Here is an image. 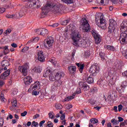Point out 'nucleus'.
Segmentation results:
<instances>
[{
	"label": "nucleus",
	"mask_w": 127,
	"mask_h": 127,
	"mask_svg": "<svg viewBox=\"0 0 127 127\" xmlns=\"http://www.w3.org/2000/svg\"><path fill=\"white\" fill-rule=\"evenodd\" d=\"M23 1H27L28 2L25 6L26 8H39L41 6V2L39 0H22Z\"/></svg>",
	"instance_id": "obj_5"
},
{
	"label": "nucleus",
	"mask_w": 127,
	"mask_h": 127,
	"mask_svg": "<svg viewBox=\"0 0 127 127\" xmlns=\"http://www.w3.org/2000/svg\"><path fill=\"white\" fill-rule=\"evenodd\" d=\"M1 68H2L4 70H7L8 66H9V63L7 60H3L1 62Z\"/></svg>",
	"instance_id": "obj_22"
},
{
	"label": "nucleus",
	"mask_w": 127,
	"mask_h": 127,
	"mask_svg": "<svg viewBox=\"0 0 127 127\" xmlns=\"http://www.w3.org/2000/svg\"><path fill=\"white\" fill-rule=\"evenodd\" d=\"M109 26H117V23L114 19H111L109 20Z\"/></svg>",
	"instance_id": "obj_30"
},
{
	"label": "nucleus",
	"mask_w": 127,
	"mask_h": 127,
	"mask_svg": "<svg viewBox=\"0 0 127 127\" xmlns=\"http://www.w3.org/2000/svg\"><path fill=\"white\" fill-rule=\"evenodd\" d=\"M38 40H39V38L36 37L33 39V43H35L36 42H38Z\"/></svg>",
	"instance_id": "obj_54"
},
{
	"label": "nucleus",
	"mask_w": 127,
	"mask_h": 127,
	"mask_svg": "<svg viewBox=\"0 0 127 127\" xmlns=\"http://www.w3.org/2000/svg\"><path fill=\"white\" fill-rule=\"evenodd\" d=\"M24 83L25 86H29L32 83V78H31V76H28L24 78Z\"/></svg>",
	"instance_id": "obj_17"
},
{
	"label": "nucleus",
	"mask_w": 127,
	"mask_h": 127,
	"mask_svg": "<svg viewBox=\"0 0 127 127\" xmlns=\"http://www.w3.org/2000/svg\"><path fill=\"white\" fill-rule=\"evenodd\" d=\"M126 125L127 126V120H125L123 122L120 123V127H125Z\"/></svg>",
	"instance_id": "obj_48"
},
{
	"label": "nucleus",
	"mask_w": 127,
	"mask_h": 127,
	"mask_svg": "<svg viewBox=\"0 0 127 127\" xmlns=\"http://www.w3.org/2000/svg\"><path fill=\"white\" fill-rule=\"evenodd\" d=\"M127 31H121L120 37H121V38H122L124 37H127Z\"/></svg>",
	"instance_id": "obj_34"
},
{
	"label": "nucleus",
	"mask_w": 127,
	"mask_h": 127,
	"mask_svg": "<svg viewBox=\"0 0 127 127\" xmlns=\"http://www.w3.org/2000/svg\"><path fill=\"white\" fill-rule=\"evenodd\" d=\"M99 55L102 59V60L104 61L105 60V58H106V55L105 54V53H103V52H100L99 53Z\"/></svg>",
	"instance_id": "obj_40"
},
{
	"label": "nucleus",
	"mask_w": 127,
	"mask_h": 127,
	"mask_svg": "<svg viewBox=\"0 0 127 127\" xmlns=\"http://www.w3.org/2000/svg\"><path fill=\"white\" fill-rule=\"evenodd\" d=\"M48 11H52L53 13L57 14L59 13V7L54 5L51 2H48L46 4L42 7V13L44 15H46Z\"/></svg>",
	"instance_id": "obj_3"
},
{
	"label": "nucleus",
	"mask_w": 127,
	"mask_h": 127,
	"mask_svg": "<svg viewBox=\"0 0 127 127\" xmlns=\"http://www.w3.org/2000/svg\"><path fill=\"white\" fill-rule=\"evenodd\" d=\"M55 71L53 70L52 68L50 66H48L45 69L43 76L44 78H47L49 76V80L50 82H54L56 81L55 78Z\"/></svg>",
	"instance_id": "obj_4"
},
{
	"label": "nucleus",
	"mask_w": 127,
	"mask_h": 127,
	"mask_svg": "<svg viewBox=\"0 0 127 127\" xmlns=\"http://www.w3.org/2000/svg\"><path fill=\"white\" fill-rule=\"evenodd\" d=\"M54 43V39L53 37L51 36L48 37L47 39H45L44 41V46L45 48H47L48 49V47L46 44H47L49 47H51L53 45Z\"/></svg>",
	"instance_id": "obj_9"
},
{
	"label": "nucleus",
	"mask_w": 127,
	"mask_h": 127,
	"mask_svg": "<svg viewBox=\"0 0 127 127\" xmlns=\"http://www.w3.org/2000/svg\"><path fill=\"white\" fill-rule=\"evenodd\" d=\"M32 94L33 96H37V95H39V92L35 90Z\"/></svg>",
	"instance_id": "obj_57"
},
{
	"label": "nucleus",
	"mask_w": 127,
	"mask_h": 127,
	"mask_svg": "<svg viewBox=\"0 0 127 127\" xmlns=\"http://www.w3.org/2000/svg\"><path fill=\"white\" fill-rule=\"evenodd\" d=\"M97 84H98V85H100V86H104L105 85V80L103 79H99L97 82Z\"/></svg>",
	"instance_id": "obj_38"
},
{
	"label": "nucleus",
	"mask_w": 127,
	"mask_h": 127,
	"mask_svg": "<svg viewBox=\"0 0 127 127\" xmlns=\"http://www.w3.org/2000/svg\"><path fill=\"white\" fill-rule=\"evenodd\" d=\"M110 68L108 69V75L107 77V80L109 81L111 85L115 84V81L117 79V71L116 70L122 68V65L121 64H116L115 67Z\"/></svg>",
	"instance_id": "obj_2"
},
{
	"label": "nucleus",
	"mask_w": 127,
	"mask_h": 127,
	"mask_svg": "<svg viewBox=\"0 0 127 127\" xmlns=\"http://www.w3.org/2000/svg\"><path fill=\"white\" fill-rule=\"evenodd\" d=\"M116 29V26H109L108 27V32L112 33L114 32L115 33V30Z\"/></svg>",
	"instance_id": "obj_27"
},
{
	"label": "nucleus",
	"mask_w": 127,
	"mask_h": 127,
	"mask_svg": "<svg viewBox=\"0 0 127 127\" xmlns=\"http://www.w3.org/2000/svg\"><path fill=\"white\" fill-rule=\"evenodd\" d=\"M53 71H55L54 74L55 77L56 78V81H57V82H59V81H62L61 80H60V79H61V78L63 77V76L64 75V73L59 72L56 70H54Z\"/></svg>",
	"instance_id": "obj_15"
},
{
	"label": "nucleus",
	"mask_w": 127,
	"mask_h": 127,
	"mask_svg": "<svg viewBox=\"0 0 127 127\" xmlns=\"http://www.w3.org/2000/svg\"><path fill=\"white\" fill-rule=\"evenodd\" d=\"M0 100L2 102H5V98H4V96L3 94H1Z\"/></svg>",
	"instance_id": "obj_52"
},
{
	"label": "nucleus",
	"mask_w": 127,
	"mask_h": 127,
	"mask_svg": "<svg viewBox=\"0 0 127 127\" xmlns=\"http://www.w3.org/2000/svg\"><path fill=\"white\" fill-rule=\"evenodd\" d=\"M67 30L71 31L70 35L73 45L78 47L87 44V42L85 40L81 38V35L76 29V27L74 26V24H70L67 26Z\"/></svg>",
	"instance_id": "obj_1"
},
{
	"label": "nucleus",
	"mask_w": 127,
	"mask_h": 127,
	"mask_svg": "<svg viewBox=\"0 0 127 127\" xmlns=\"http://www.w3.org/2000/svg\"><path fill=\"white\" fill-rule=\"evenodd\" d=\"M120 40L121 44H125V43L127 42V37H124L123 38L120 37Z\"/></svg>",
	"instance_id": "obj_29"
},
{
	"label": "nucleus",
	"mask_w": 127,
	"mask_h": 127,
	"mask_svg": "<svg viewBox=\"0 0 127 127\" xmlns=\"http://www.w3.org/2000/svg\"><path fill=\"white\" fill-rule=\"evenodd\" d=\"M32 71L35 72V73H41L42 68L40 66L35 67L32 69Z\"/></svg>",
	"instance_id": "obj_26"
},
{
	"label": "nucleus",
	"mask_w": 127,
	"mask_h": 127,
	"mask_svg": "<svg viewBox=\"0 0 127 127\" xmlns=\"http://www.w3.org/2000/svg\"><path fill=\"white\" fill-rule=\"evenodd\" d=\"M62 81H56L52 85L51 90L53 92H55L58 89V87L62 85Z\"/></svg>",
	"instance_id": "obj_14"
},
{
	"label": "nucleus",
	"mask_w": 127,
	"mask_h": 127,
	"mask_svg": "<svg viewBox=\"0 0 127 127\" xmlns=\"http://www.w3.org/2000/svg\"><path fill=\"white\" fill-rule=\"evenodd\" d=\"M31 127H38V123L34 121L32 123Z\"/></svg>",
	"instance_id": "obj_46"
},
{
	"label": "nucleus",
	"mask_w": 127,
	"mask_h": 127,
	"mask_svg": "<svg viewBox=\"0 0 127 127\" xmlns=\"http://www.w3.org/2000/svg\"><path fill=\"white\" fill-rule=\"evenodd\" d=\"M104 48L105 49H107V50L110 51H116V48L114 47L113 46L111 45H105L104 46Z\"/></svg>",
	"instance_id": "obj_24"
},
{
	"label": "nucleus",
	"mask_w": 127,
	"mask_h": 127,
	"mask_svg": "<svg viewBox=\"0 0 127 127\" xmlns=\"http://www.w3.org/2000/svg\"><path fill=\"white\" fill-rule=\"evenodd\" d=\"M44 124H45V120L42 121L40 122L39 126L40 127H42V126H43V125H44Z\"/></svg>",
	"instance_id": "obj_56"
},
{
	"label": "nucleus",
	"mask_w": 127,
	"mask_h": 127,
	"mask_svg": "<svg viewBox=\"0 0 127 127\" xmlns=\"http://www.w3.org/2000/svg\"><path fill=\"white\" fill-rule=\"evenodd\" d=\"M91 33L94 38L96 44L100 43L101 41H102V37H101V35L99 34L98 32L96 30H93L91 31Z\"/></svg>",
	"instance_id": "obj_11"
},
{
	"label": "nucleus",
	"mask_w": 127,
	"mask_h": 127,
	"mask_svg": "<svg viewBox=\"0 0 127 127\" xmlns=\"http://www.w3.org/2000/svg\"><path fill=\"white\" fill-rule=\"evenodd\" d=\"M64 3H66V4H69L71 3H73V0H61Z\"/></svg>",
	"instance_id": "obj_36"
},
{
	"label": "nucleus",
	"mask_w": 127,
	"mask_h": 127,
	"mask_svg": "<svg viewBox=\"0 0 127 127\" xmlns=\"http://www.w3.org/2000/svg\"><path fill=\"white\" fill-rule=\"evenodd\" d=\"M11 92V95L14 96V95H16V94H17V89H12Z\"/></svg>",
	"instance_id": "obj_47"
},
{
	"label": "nucleus",
	"mask_w": 127,
	"mask_h": 127,
	"mask_svg": "<svg viewBox=\"0 0 127 127\" xmlns=\"http://www.w3.org/2000/svg\"><path fill=\"white\" fill-rule=\"evenodd\" d=\"M121 31H127V20H124L120 26Z\"/></svg>",
	"instance_id": "obj_18"
},
{
	"label": "nucleus",
	"mask_w": 127,
	"mask_h": 127,
	"mask_svg": "<svg viewBox=\"0 0 127 127\" xmlns=\"http://www.w3.org/2000/svg\"><path fill=\"white\" fill-rule=\"evenodd\" d=\"M99 71H100V66L98 64H93L89 68V72L93 76H96L97 73H99Z\"/></svg>",
	"instance_id": "obj_7"
},
{
	"label": "nucleus",
	"mask_w": 127,
	"mask_h": 127,
	"mask_svg": "<svg viewBox=\"0 0 127 127\" xmlns=\"http://www.w3.org/2000/svg\"><path fill=\"white\" fill-rule=\"evenodd\" d=\"M45 58L46 57L43 54V51H39L38 52V60H39L40 62H44V61H45Z\"/></svg>",
	"instance_id": "obj_16"
},
{
	"label": "nucleus",
	"mask_w": 127,
	"mask_h": 127,
	"mask_svg": "<svg viewBox=\"0 0 127 127\" xmlns=\"http://www.w3.org/2000/svg\"><path fill=\"white\" fill-rule=\"evenodd\" d=\"M13 14V19H16V18H19V15L18 14V12H16L15 14Z\"/></svg>",
	"instance_id": "obj_45"
},
{
	"label": "nucleus",
	"mask_w": 127,
	"mask_h": 127,
	"mask_svg": "<svg viewBox=\"0 0 127 127\" xmlns=\"http://www.w3.org/2000/svg\"><path fill=\"white\" fill-rule=\"evenodd\" d=\"M76 65H77V67H78L79 72L80 73H83V70H84V67L85 66V64H80L79 63H76Z\"/></svg>",
	"instance_id": "obj_25"
},
{
	"label": "nucleus",
	"mask_w": 127,
	"mask_h": 127,
	"mask_svg": "<svg viewBox=\"0 0 127 127\" xmlns=\"http://www.w3.org/2000/svg\"><path fill=\"white\" fill-rule=\"evenodd\" d=\"M68 69L71 75H74V74H75V72H76V70H77L76 66L73 65L68 66Z\"/></svg>",
	"instance_id": "obj_23"
},
{
	"label": "nucleus",
	"mask_w": 127,
	"mask_h": 127,
	"mask_svg": "<svg viewBox=\"0 0 127 127\" xmlns=\"http://www.w3.org/2000/svg\"><path fill=\"white\" fill-rule=\"evenodd\" d=\"M121 86L122 87H123V88H126V87H127V81H123L122 82Z\"/></svg>",
	"instance_id": "obj_50"
},
{
	"label": "nucleus",
	"mask_w": 127,
	"mask_h": 127,
	"mask_svg": "<svg viewBox=\"0 0 127 127\" xmlns=\"http://www.w3.org/2000/svg\"><path fill=\"white\" fill-rule=\"evenodd\" d=\"M65 108L67 110H70L71 108H73V106L71 104H67L65 105Z\"/></svg>",
	"instance_id": "obj_51"
},
{
	"label": "nucleus",
	"mask_w": 127,
	"mask_h": 127,
	"mask_svg": "<svg viewBox=\"0 0 127 127\" xmlns=\"http://www.w3.org/2000/svg\"><path fill=\"white\" fill-rule=\"evenodd\" d=\"M68 23H69V20H65L62 22V24L63 25H67Z\"/></svg>",
	"instance_id": "obj_49"
},
{
	"label": "nucleus",
	"mask_w": 127,
	"mask_h": 127,
	"mask_svg": "<svg viewBox=\"0 0 127 127\" xmlns=\"http://www.w3.org/2000/svg\"><path fill=\"white\" fill-rule=\"evenodd\" d=\"M111 123H112L113 125H118V120H116V119H113L111 120Z\"/></svg>",
	"instance_id": "obj_53"
},
{
	"label": "nucleus",
	"mask_w": 127,
	"mask_h": 127,
	"mask_svg": "<svg viewBox=\"0 0 127 127\" xmlns=\"http://www.w3.org/2000/svg\"><path fill=\"white\" fill-rule=\"evenodd\" d=\"M3 125V119L2 118H0V127H2Z\"/></svg>",
	"instance_id": "obj_58"
},
{
	"label": "nucleus",
	"mask_w": 127,
	"mask_h": 127,
	"mask_svg": "<svg viewBox=\"0 0 127 127\" xmlns=\"http://www.w3.org/2000/svg\"><path fill=\"white\" fill-rule=\"evenodd\" d=\"M26 115H27V112H26V111H24V112H23L21 114V117H25V116H26Z\"/></svg>",
	"instance_id": "obj_63"
},
{
	"label": "nucleus",
	"mask_w": 127,
	"mask_h": 127,
	"mask_svg": "<svg viewBox=\"0 0 127 127\" xmlns=\"http://www.w3.org/2000/svg\"><path fill=\"white\" fill-rule=\"evenodd\" d=\"M96 23L97 25L100 28H102V29H106V28H107V21L103 15H100V23L96 21Z\"/></svg>",
	"instance_id": "obj_6"
},
{
	"label": "nucleus",
	"mask_w": 127,
	"mask_h": 127,
	"mask_svg": "<svg viewBox=\"0 0 127 127\" xmlns=\"http://www.w3.org/2000/svg\"><path fill=\"white\" fill-rule=\"evenodd\" d=\"M11 32V29H7L5 31V34L6 35H7V34H9Z\"/></svg>",
	"instance_id": "obj_59"
},
{
	"label": "nucleus",
	"mask_w": 127,
	"mask_h": 127,
	"mask_svg": "<svg viewBox=\"0 0 127 127\" xmlns=\"http://www.w3.org/2000/svg\"><path fill=\"white\" fill-rule=\"evenodd\" d=\"M81 93H82V90L81 88H78L73 94L70 96L65 97L64 100H63V102H69V101H72L73 99L75 98L76 94L78 95L79 94H81Z\"/></svg>",
	"instance_id": "obj_8"
},
{
	"label": "nucleus",
	"mask_w": 127,
	"mask_h": 127,
	"mask_svg": "<svg viewBox=\"0 0 127 127\" xmlns=\"http://www.w3.org/2000/svg\"><path fill=\"white\" fill-rule=\"evenodd\" d=\"M12 106L10 107V110L12 112H14L16 110V107H17V100L14 99L12 101Z\"/></svg>",
	"instance_id": "obj_20"
},
{
	"label": "nucleus",
	"mask_w": 127,
	"mask_h": 127,
	"mask_svg": "<svg viewBox=\"0 0 127 127\" xmlns=\"http://www.w3.org/2000/svg\"><path fill=\"white\" fill-rule=\"evenodd\" d=\"M90 52L89 51H86L85 52V56H86V57H89V56H90Z\"/></svg>",
	"instance_id": "obj_61"
},
{
	"label": "nucleus",
	"mask_w": 127,
	"mask_h": 127,
	"mask_svg": "<svg viewBox=\"0 0 127 127\" xmlns=\"http://www.w3.org/2000/svg\"><path fill=\"white\" fill-rule=\"evenodd\" d=\"M42 35H45L48 33V30L45 28H42Z\"/></svg>",
	"instance_id": "obj_41"
},
{
	"label": "nucleus",
	"mask_w": 127,
	"mask_h": 127,
	"mask_svg": "<svg viewBox=\"0 0 127 127\" xmlns=\"http://www.w3.org/2000/svg\"><path fill=\"white\" fill-rule=\"evenodd\" d=\"M55 108L57 110H61L62 109V105L60 104H56Z\"/></svg>",
	"instance_id": "obj_44"
},
{
	"label": "nucleus",
	"mask_w": 127,
	"mask_h": 127,
	"mask_svg": "<svg viewBox=\"0 0 127 127\" xmlns=\"http://www.w3.org/2000/svg\"><path fill=\"white\" fill-rule=\"evenodd\" d=\"M54 116H55V114L53 112L49 113V117L50 119H51L52 120H54V119H55V117H54Z\"/></svg>",
	"instance_id": "obj_37"
},
{
	"label": "nucleus",
	"mask_w": 127,
	"mask_h": 127,
	"mask_svg": "<svg viewBox=\"0 0 127 127\" xmlns=\"http://www.w3.org/2000/svg\"><path fill=\"white\" fill-rule=\"evenodd\" d=\"M5 80L6 79H2L0 76V87H2L5 84Z\"/></svg>",
	"instance_id": "obj_35"
},
{
	"label": "nucleus",
	"mask_w": 127,
	"mask_h": 127,
	"mask_svg": "<svg viewBox=\"0 0 127 127\" xmlns=\"http://www.w3.org/2000/svg\"><path fill=\"white\" fill-rule=\"evenodd\" d=\"M28 47H25L22 50V52H25V51H27L28 50Z\"/></svg>",
	"instance_id": "obj_64"
},
{
	"label": "nucleus",
	"mask_w": 127,
	"mask_h": 127,
	"mask_svg": "<svg viewBox=\"0 0 127 127\" xmlns=\"http://www.w3.org/2000/svg\"><path fill=\"white\" fill-rule=\"evenodd\" d=\"M55 60L56 59L54 57L52 58L50 60V62H51V63L55 65V66L56 65V61Z\"/></svg>",
	"instance_id": "obj_42"
},
{
	"label": "nucleus",
	"mask_w": 127,
	"mask_h": 127,
	"mask_svg": "<svg viewBox=\"0 0 127 127\" xmlns=\"http://www.w3.org/2000/svg\"><path fill=\"white\" fill-rule=\"evenodd\" d=\"M10 74V70L9 69H8L6 71H5L3 74H1L0 75V77L1 79H3L4 80H6L7 79V77L9 76V74Z\"/></svg>",
	"instance_id": "obj_19"
},
{
	"label": "nucleus",
	"mask_w": 127,
	"mask_h": 127,
	"mask_svg": "<svg viewBox=\"0 0 127 127\" xmlns=\"http://www.w3.org/2000/svg\"><path fill=\"white\" fill-rule=\"evenodd\" d=\"M40 85V83L39 81H36L34 84H33L31 85L29 89L28 90V92L29 93H31V92H34V91L36 90H38V88Z\"/></svg>",
	"instance_id": "obj_13"
},
{
	"label": "nucleus",
	"mask_w": 127,
	"mask_h": 127,
	"mask_svg": "<svg viewBox=\"0 0 127 127\" xmlns=\"http://www.w3.org/2000/svg\"><path fill=\"white\" fill-rule=\"evenodd\" d=\"M61 121H65V114H64L61 116Z\"/></svg>",
	"instance_id": "obj_60"
},
{
	"label": "nucleus",
	"mask_w": 127,
	"mask_h": 127,
	"mask_svg": "<svg viewBox=\"0 0 127 127\" xmlns=\"http://www.w3.org/2000/svg\"><path fill=\"white\" fill-rule=\"evenodd\" d=\"M89 102L91 105H95V101L93 99H90Z\"/></svg>",
	"instance_id": "obj_62"
},
{
	"label": "nucleus",
	"mask_w": 127,
	"mask_h": 127,
	"mask_svg": "<svg viewBox=\"0 0 127 127\" xmlns=\"http://www.w3.org/2000/svg\"><path fill=\"white\" fill-rule=\"evenodd\" d=\"M99 122V120L96 119H91L90 120V123L91 124H93V125H95V124H98Z\"/></svg>",
	"instance_id": "obj_39"
},
{
	"label": "nucleus",
	"mask_w": 127,
	"mask_h": 127,
	"mask_svg": "<svg viewBox=\"0 0 127 127\" xmlns=\"http://www.w3.org/2000/svg\"><path fill=\"white\" fill-rule=\"evenodd\" d=\"M6 18H12L13 19V14H7L6 15Z\"/></svg>",
	"instance_id": "obj_55"
},
{
	"label": "nucleus",
	"mask_w": 127,
	"mask_h": 127,
	"mask_svg": "<svg viewBox=\"0 0 127 127\" xmlns=\"http://www.w3.org/2000/svg\"><path fill=\"white\" fill-rule=\"evenodd\" d=\"M79 85L81 88H82L83 91H84V92H87V91L89 90V89H90L89 85L84 83L80 82L79 83Z\"/></svg>",
	"instance_id": "obj_21"
},
{
	"label": "nucleus",
	"mask_w": 127,
	"mask_h": 127,
	"mask_svg": "<svg viewBox=\"0 0 127 127\" xmlns=\"http://www.w3.org/2000/svg\"><path fill=\"white\" fill-rule=\"evenodd\" d=\"M82 30L84 32H88L90 31V25L89 24V22L87 21L86 18H82Z\"/></svg>",
	"instance_id": "obj_10"
},
{
	"label": "nucleus",
	"mask_w": 127,
	"mask_h": 127,
	"mask_svg": "<svg viewBox=\"0 0 127 127\" xmlns=\"http://www.w3.org/2000/svg\"><path fill=\"white\" fill-rule=\"evenodd\" d=\"M42 28L39 29H36L35 30V31L37 33V34H39V35H42Z\"/></svg>",
	"instance_id": "obj_43"
},
{
	"label": "nucleus",
	"mask_w": 127,
	"mask_h": 127,
	"mask_svg": "<svg viewBox=\"0 0 127 127\" xmlns=\"http://www.w3.org/2000/svg\"><path fill=\"white\" fill-rule=\"evenodd\" d=\"M29 68L28 64H25L22 66H19L18 69L20 72H22L23 75L26 76L27 75V69Z\"/></svg>",
	"instance_id": "obj_12"
},
{
	"label": "nucleus",
	"mask_w": 127,
	"mask_h": 127,
	"mask_svg": "<svg viewBox=\"0 0 127 127\" xmlns=\"http://www.w3.org/2000/svg\"><path fill=\"white\" fill-rule=\"evenodd\" d=\"M3 50L4 55H6V54H8L9 53V49H8V46H5V47H3Z\"/></svg>",
	"instance_id": "obj_28"
},
{
	"label": "nucleus",
	"mask_w": 127,
	"mask_h": 127,
	"mask_svg": "<svg viewBox=\"0 0 127 127\" xmlns=\"http://www.w3.org/2000/svg\"><path fill=\"white\" fill-rule=\"evenodd\" d=\"M87 83H88V84H93V83H94V78H93V76L89 75L87 78Z\"/></svg>",
	"instance_id": "obj_31"
},
{
	"label": "nucleus",
	"mask_w": 127,
	"mask_h": 127,
	"mask_svg": "<svg viewBox=\"0 0 127 127\" xmlns=\"http://www.w3.org/2000/svg\"><path fill=\"white\" fill-rule=\"evenodd\" d=\"M25 13H26V11L25 10H24L23 9H22L20 10V11L18 13L19 16L20 17H22V16H23V15H24Z\"/></svg>",
	"instance_id": "obj_32"
},
{
	"label": "nucleus",
	"mask_w": 127,
	"mask_h": 127,
	"mask_svg": "<svg viewBox=\"0 0 127 127\" xmlns=\"http://www.w3.org/2000/svg\"><path fill=\"white\" fill-rule=\"evenodd\" d=\"M123 86H119L117 87V90L118 91L119 93H120L122 94L124 92V88H123Z\"/></svg>",
	"instance_id": "obj_33"
}]
</instances>
